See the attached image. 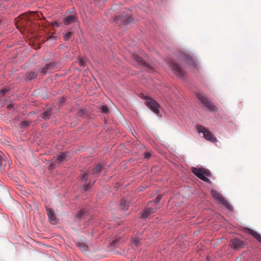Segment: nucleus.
Masks as SVG:
<instances>
[{
  "mask_svg": "<svg viewBox=\"0 0 261 261\" xmlns=\"http://www.w3.org/2000/svg\"><path fill=\"white\" fill-rule=\"evenodd\" d=\"M21 125L22 127H25L29 126L30 123L28 121H23L21 122Z\"/></svg>",
  "mask_w": 261,
  "mask_h": 261,
  "instance_id": "27",
  "label": "nucleus"
},
{
  "mask_svg": "<svg viewBox=\"0 0 261 261\" xmlns=\"http://www.w3.org/2000/svg\"><path fill=\"white\" fill-rule=\"evenodd\" d=\"M54 166H55V164H51L50 165V166H49V167H50V168H54Z\"/></svg>",
  "mask_w": 261,
  "mask_h": 261,
  "instance_id": "35",
  "label": "nucleus"
},
{
  "mask_svg": "<svg viewBox=\"0 0 261 261\" xmlns=\"http://www.w3.org/2000/svg\"><path fill=\"white\" fill-rule=\"evenodd\" d=\"M79 249L82 251H86L88 250V247L85 244L80 243L77 245Z\"/></svg>",
  "mask_w": 261,
  "mask_h": 261,
  "instance_id": "23",
  "label": "nucleus"
},
{
  "mask_svg": "<svg viewBox=\"0 0 261 261\" xmlns=\"http://www.w3.org/2000/svg\"><path fill=\"white\" fill-rule=\"evenodd\" d=\"M168 64L177 76L182 79H185V72L177 64L172 61H170L168 62Z\"/></svg>",
  "mask_w": 261,
  "mask_h": 261,
  "instance_id": "3",
  "label": "nucleus"
},
{
  "mask_svg": "<svg viewBox=\"0 0 261 261\" xmlns=\"http://www.w3.org/2000/svg\"><path fill=\"white\" fill-rule=\"evenodd\" d=\"M151 156V153L149 152H145L144 153V158L146 159H149Z\"/></svg>",
  "mask_w": 261,
  "mask_h": 261,
  "instance_id": "29",
  "label": "nucleus"
},
{
  "mask_svg": "<svg viewBox=\"0 0 261 261\" xmlns=\"http://www.w3.org/2000/svg\"><path fill=\"white\" fill-rule=\"evenodd\" d=\"M53 24V25L55 26L56 28L60 27L59 24L56 21L54 22Z\"/></svg>",
  "mask_w": 261,
  "mask_h": 261,
  "instance_id": "32",
  "label": "nucleus"
},
{
  "mask_svg": "<svg viewBox=\"0 0 261 261\" xmlns=\"http://www.w3.org/2000/svg\"><path fill=\"white\" fill-rule=\"evenodd\" d=\"M36 76V74L34 72H30L26 74V77L29 80H31Z\"/></svg>",
  "mask_w": 261,
  "mask_h": 261,
  "instance_id": "24",
  "label": "nucleus"
},
{
  "mask_svg": "<svg viewBox=\"0 0 261 261\" xmlns=\"http://www.w3.org/2000/svg\"><path fill=\"white\" fill-rule=\"evenodd\" d=\"M146 100L145 103L147 106L154 113L158 114L159 113V104L151 98L148 96H144Z\"/></svg>",
  "mask_w": 261,
  "mask_h": 261,
  "instance_id": "6",
  "label": "nucleus"
},
{
  "mask_svg": "<svg viewBox=\"0 0 261 261\" xmlns=\"http://www.w3.org/2000/svg\"><path fill=\"white\" fill-rule=\"evenodd\" d=\"M197 129L199 133H202L203 134V137L206 140L212 142H217V140L216 138L213 135L212 132L204 126L198 125L197 126Z\"/></svg>",
  "mask_w": 261,
  "mask_h": 261,
  "instance_id": "4",
  "label": "nucleus"
},
{
  "mask_svg": "<svg viewBox=\"0 0 261 261\" xmlns=\"http://www.w3.org/2000/svg\"><path fill=\"white\" fill-rule=\"evenodd\" d=\"M76 20V18L73 15H70L64 18V24L69 25Z\"/></svg>",
  "mask_w": 261,
  "mask_h": 261,
  "instance_id": "15",
  "label": "nucleus"
},
{
  "mask_svg": "<svg viewBox=\"0 0 261 261\" xmlns=\"http://www.w3.org/2000/svg\"><path fill=\"white\" fill-rule=\"evenodd\" d=\"M243 230L246 233L252 235L255 238L259 243H261V236L256 231H255L248 228H244Z\"/></svg>",
  "mask_w": 261,
  "mask_h": 261,
  "instance_id": "13",
  "label": "nucleus"
},
{
  "mask_svg": "<svg viewBox=\"0 0 261 261\" xmlns=\"http://www.w3.org/2000/svg\"><path fill=\"white\" fill-rule=\"evenodd\" d=\"M231 246L234 250H238L244 247L245 242L242 240L237 239H233L231 240Z\"/></svg>",
  "mask_w": 261,
  "mask_h": 261,
  "instance_id": "10",
  "label": "nucleus"
},
{
  "mask_svg": "<svg viewBox=\"0 0 261 261\" xmlns=\"http://www.w3.org/2000/svg\"><path fill=\"white\" fill-rule=\"evenodd\" d=\"M162 195H159L157 196L156 198L155 199L154 201H150L149 204H153L154 205H156L158 206V204L159 203L160 200L162 199Z\"/></svg>",
  "mask_w": 261,
  "mask_h": 261,
  "instance_id": "21",
  "label": "nucleus"
},
{
  "mask_svg": "<svg viewBox=\"0 0 261 261\" xmlns=\"http://www.w3.org/2000/svg\"><path fill=\"white\" fill-rule=\"evenodd\" d=\"M186 63L190 67L194 68H198V64L192 57L188 55H184V56Z\"/></svg>",
  "mask_w": 261,
  "mask_h": 261,
  "instance_id": "11",
  "label": "nucleus"
},
{
  "mask_svg": "<svg viewBox=\"0 0 261 261\" xmlns=\"http://www.w3.org/2000/svg\"><path fill=\"white\" fill-rule=\"evenodd\" d=\"M199 100L203 103L210 111H215L216 107L208 100L207 98L203 94L199 93L198 94Z\"/></svg>",
  "mask_w": 261,
  "mask_h": 261,
  "instance_id": "7",
  "label": "nucleus"
},
{
  "mask_svg": "<svg viewBox=\"0 0 261 261\" xmlns=\"http://www.w3.org/2000/svg\"><path fill=\"white\" fill-rule=\"evenodd\" d=\"M132 244L133 247H134L136 249H139V247L141 245L140 240L137 238H135L132 240Z\"/></svg>",
  "mask_w": 261,
  "mask_h": 261,
  "instance_id": "18",
  "label": "nucleus"
},
{
  "mask_svg": "<svg viewBox=\"0 0 261 261\" xmlns=\"http://www.w3.org/2000/svg\"><path fill=\"white\" fill-rule=\"evenodd\" d=\"M84 211L83 210H81L77 213L76 217H77V219H82L84 215Z\"/></svg>",
  "mask_w": 261,
  "mask_h": 261,
  "instance_id": "26",
  "label": "nucleus"
},
{
  "mask_svg": "<svg viewBox=\"0 0 261 261\" xmlns=\"http://www.w3.org/2000/svg\"><path fill=\"white\" fill-rule=\"evenodd\" d=\"M158 208V207L156 205L149 204V202L147 207L145 209L144 212L142 214V217L143 218H148L150 214L155 213Z\"/></svg>",
  "mask_w": 261,
  "mask_h": 261,
  "instance_id": "9",
  "label": "nucleus"
},
{
  "mask_svg": "<svg viewBox=\"0 0 261 261\" xmlns=\"http://www.w3.org/2000/svg\"><path fill=\"white\" fill-rule=\"evenodd\" d=\"M54 66L55 64L54 63L47 64L44 68H42V72L43 74H45L49 70L53 69Z\"/></svg>",
  "mask_w": 261,
  "mask_h": 261,
  "instance_id": "17",
  "label": "nucleus"
},
{
  "mask_svg": "<svg viewBox=\"0 0 261 261\" xmlns=\"http://www.w3.org/2000/svg\"><path fill=\"white\" fill-rule=\"evenodd\" d=\"M66 157V154L64 152H63L57 157L56 160L59 163H60L61 162L65 160Z\"/></svg>",
  "mask_w": 261,
  "mask_h": 261,
  "instance_id": "20",
  "label": "nucleus"
},
{
  "mask_svg": "<svg viewBox=\"0 0 261 261\" xmlns=\"http://www.w3.org/2000/svg\"><path fill=\"white\" fill-rule=\"evenodd\" d=\"M90 188V184H86L84 186V190L85 191H88Z\"/></svg>",
  "mask_w": 261,
  "mask_h": 261,
  "instance_id": "30",
  "label": "nucleus"
},
{
  "mask_svg": "<svg viewBox=\"0 0 261 261\" xmlns=\"http://www.w3.org/2000/svg\"><path fill=\"white\" fill-rule=\"evenodd\" d=\"M47 216L50 221V223L51 224H56L57 223L56 216L53 210L49 207L46 208Z\"/></svg>",
  "mask_w": 261,
  "mask_h": 261,
  "instance_id": "12",
  "label": "nucleus"
},
{
  "mask_svg": "<svg viewBox=\"0 0 261 261\" xmlns=\"http://www.w3.org/2000/svg\"><path fill=\"white\" fill-rule=\"evenodd\" d=\"M83 63H82V61H81V64L82 65Z\"/></svg>",
  "mask_w": 261,
  "mask_h": 261,
  "instance_id": "36",
  "label": "nucleus"
},
{
  "mask_svg": "<svg viewBox=\"0 0 261 261\" xmlns=\"http://www.w3.org/2000/svg\"><path fill=\"white\" fill-rule=\"evenodd\" d=\"M85 114V112L84 110H80L78 112H77V115L79 116H82L83 117L84 116V115Z\"/></svg>",
  "mask_w": 261,
  "mask_h": 261,
  "instance_id": "28",
  "label": "nucleus"
},
{
  "mask_svg": "<svg viewBox=\"0 0 261 261\" xmlns=\"http://www.w3.org/2000/svg\"><path fill=\"white\" fill-rule=\"evenodd\" d=\"M128 202L125 199H121L120 202V207L123 210H127L128 208Z\"/></svg>",
  "mask_w": 261,
  "mask_h": 261,
  "instance_id": "19",
  "label": "nucleus"
},
{
  "mask_svg": "<svg viewBox=\"0 0 261 261\" xmlns=\"http://www.w3.org/2000/svg\"><path fill=\"white\" fill-rule=\"evenodd\" d=\"M51 108H49L40 114L41 117L45 120H48L51 115Z\"/></svg>",
  "mask_w": 261,
  "mask_h": 261,
  "instance_id": "16",
  "label": "nucleus"
},
{
  "mask_svg": "<svg viewBox=\"0 0 261 261\" xmlns=\"http://www.w3.org/2000/svg\"><path fill=\"white\" fill-rule=\"evenodd\" d=\"M133 57L135 60L138 62L141 65L144 66L146 68L147 70H149L151 69L150 66L147 63L144 62L143 60L139 57L138 55L136 54H133Z\"/></svg>",
  "mask_w": 261,
  "mask_h": 261,
  "instance_id": "14",
  "label": "nucleus"
},
{
  "mask_svg": "<svg viewBox=\"0 0 261 261\" xmlns=\"http://www.w3.org/2000/svg\"><path fill=\"white\" fill-rule=\"evenodd\" d=\"M8 90L7 89H3L0 91V94L2 96L5 94L6 92H7Z\"/></svg>",
  "mask_w": 261,
  "mask_h": 261,
  "instance_id": "31",
  "label": "nucleus"
},
{
  "mask_svg": "<svg viewBox=\"0 0 261 261\" xmlns=\"http://www.w3.org/2000/svg\"><path fill=\"white\" fill-rule=\"evenodd\" d=\"M114 21L123 31H126L129 28L130 24L134 22V19L127 12L125 11L116 17Z\"/></svg>",
  "mask_w": 261,
  "mask_h": 261,
  "instance_id": "1",
  "label": "nucleus"
},
{
  "mask_svg": "<svg viewBox=\"0 0 261 261\" xmlns=\"http://www.w3.org/2000/svg\"><path fill=\"white\" fill-rule=\"evenodd\" d=\"M2 161V157L0 156V170L2 169V165L1 164Z\"/></svg>",
  "mask_w": 261,
  "mask_h": 261,
  "instance_id": "34",
  "label": "nucleus"
},
{
  "mask_svg": "<svg viewBox=\"0 0 261 261\" xmlns=\"http://www.w3.org/2000/svg\"><path fill=\"white\" fill-rule=\"evenodd\" d=\"M14 106L12 104H10L7 106V109L8 110H10L11 108H13Z\"/></svg>",
  "mask_w": 261,
  "mask_h": 261,
  "instance_id": "33",
  "label": "nucleus"
},
{
  "mask_svg": "<svg viewBox=\"0 0 261 261\" xmlns=\"http://www.w3.org/2000/svg\"><path fill=\"white\" fill-rule=\"evenodd\" d=\"M102 168V165L101 164H98L96 165L95 167H93V168L89 169L87 172L83 174L81 177V180H85L86 182L87 180V176H88V174H95L98 173L101 170Z\"/></svg>",
  "mask_w": 261,
  "mask_h": 261,
  "instance_id": "8",
  "label": "nucleus"
},
{
  "mask_svg": "<svg viewBox=\"0 0 261 261\" xmlns=\"http://www.w3.org/2000/svg\"><path fill=\"white\" fill-rule=\"evenodd\" d=\"M212 196L217 200L220 203L225 206L227 208L231 210L232 207L229 202L218 192L215 190L211 191Z\"/></svg>",
  "mask_w": 261,
  "mask_h": 261,
  "instance_id": "5",
  "label": "nucleus"
},
{
  "mask_svg": "<svg viewBox=\"0 0 261 261\" xmlns=\"http://www.w3.org/2000/svg\"><path fill=\"white\" fill-rule=\"evenodd\" d=\"M191 171L194 174L203 181L211 184V181L208 178V177H211L212 174L207 169L204 168L192 167Z\"/></svg>",
  "mask_w": 261,
  "mask_h": 261,
  "instance_id": "2",
  "label": "nucleus"
},
{
  "mask_svg": "<svg viewBox=\"0 0 261 261\" xmlns=\"http://www.w3.org/2000/svg\"><path fill=\"white\" fill-rule=\"evenodd\" d=\"M101 111L103 113L107 114L109 112V109L106 106H102L101 107Z\"/></svg>",
  "mask_w": 261,
  "mask_h": 261,
  "instance_id": "25",
  "label": "nucleus"
},
{
  "mask_svg": "<svg viewBox=\"0 0 261 261\" xmlns=\"http://www.w3.org/2000/svg\"><path fill=\"white\" fill-rule=\"evenodd\" d=\"M73 35V33L70 31H66L64 33V40L65 41L68 40Z\"/></svg>",
  "mask_w": 261,
  "mask_h": 261,
  "instance_id": "22",
  "label": "nucleus"
}]
</instances>
